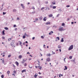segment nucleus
<instances>
[{
    "mask_svg": "<svg viewBox=\"0 0 78 78\" xmlns=\"http://www.w3.org/2000/svg\"><path fill=\"white\" fill-rule=\"evenodd\" d=\"M73 48V45H71L68 48V50H72Z\"/></svg>",
    "mask_w": 78,
    "mask_h": 78,
    "instance_id": "nucleus-1",
    "label": "nucleus"
},
{
    "mask_svg": "<svg viewBox=\"0 0 78 78\" xmlns=\"http://www.w3.org/2000/svg\"><path fill=\"white\" fill-rule=\"evenodd\" d=\"M50 55H51L50 54H48L47 55V56H50Z\"/></svg>",
    "mask_w": 78,
    "mask_h": 78,
    "instance_id": "nucleus-29",
    "label": "nucleus"
},
{
    "mask_svg": "<svg viewBox=\"0 0 78 78\" xmlns=\"http://www.w3.org/2000/svg\"><path fill=\"white\" fill-rule=\"evenodd\" d=\"M4 29H5V30H8V27H5Z\"/></svg>",
    "mask_w": 78,
    "mask_h": 78,
    "instance_id": "nucleus-28",
    "label": "nucleus"
},
{
    "mask_svg": "<svg viewBox=\"0 0 78 78\" xmlns=\"http://www.w3.org/2000/svg\"><path fill=\"white\" fill-rule=\"evenodd\" d=\"M14 42H12L11 43L10 45H11V46H12V47H14Z\"/></svg>",
    "mask_w": 78,
    "mask_h": 78,
    "instance_id": "nucleus-4",
    "label": "nucleus"
},
{
    "mask_svg": "<svg viewBox=\"0 0 78 78\" xmlns=\"http://www.w3.org/2000/svg\"><path fill=\"white\" fill-rule=\"evenodd\" d=\"M40 20H42V16H41L39 18Z\"/></svg>",
    "mask_w": 78,
    "mask_h": 78,
    "instance_id": "nucleus-26",
    "label": "nucleus"
},
{
    "mask_svg": "<svg viewBox=\"0 0 78 78\" xmlns=\"http://www.w3.org/2000/svg\"><path fill=\"white\" fill-rule=\"evenodd\" d=\"M61 48V46L59 45H58V48Z\"/></svg>",
    "mask_w": 78,
    "mask_h": 78,
    "instance_id": "nucleus-24",
    "label": "nucleus"
},
{
    "mask_svg": "<svg viewBox=\"0 0 78 78\" xmlns=\"http://www.w3.org/2000/svg\"><path fill=\"white\" fill-rule=\"evenodd\" d=\"M49 17H53V15L52 14H50L49 15Z\"/></svg>",
    "mask_w": 78,
    "mask_h": 78,
    "instance_id": "nucleus-17",
    "label": "nucleus"
},
{
    "mask_svg": "<svg viewBox=\"0 0 78 78\" xmlns=\"http://www.w3.org/2000/svg\"><path fill=\"white\" fill-rule=\"evenodd\" d=\"M59 16V14H58L57 16V17H58Z\"/></svg>",
    "mask_w": 78,
    "mask_h": 78,
    "instance_id": "nucleus-59",
    "label": "nucleus"
},
{
    "mask_svg": "<svg viewBox=\"0 0 78 78\" xmlns=\"http://www.w3.org/2000/svg\"><path fill=\"white\" fill-rule=\"evenodd\" d=\"M11 38H9L8 39V41H11Z\"/></svg>",
    "mask_w": 78,
    "mask_h": 78,
    "instance_id": "nucleus-37",
    "label": "nucleus"
},
{
    "mask_svg": "<svg viewBox=\"0 0 78 78\" xmlns=\"http://www.w3.org/2000/svg\"><path fill=\"white\" fill-rule=\"evenodd\" d=\"M69 58L70 59H72V56H70Z\"/></svg>",
    "mask_w": 78,
    "mask_h": 78,
    "instance_id": "nucleus-34",
    "label": "nucleus"
},
{
    "mask_svg": "<svg viewBox=\"0 0 78 78\" xmlns=\"http://www.w3.org/2000/svg\"><path fill=\"white\" fill-rule=\"evenodd\" d=\"M3 60L2 61V63L3 64L5 63V60L4 59V58H3Z\"/></svg>",
    "mask_w": 78,
    "mask_h": 78,
    "instance_id": "nucleus-22",
    "label": "nucleus"
},
{
    "mask_svg": "<svg viewBox=\"0 0 78 78\" xmlns=\"http://www.w3.org/2000/svg\"><path fill=\"white\" fill-rule=\"evenodd\" d=\"M41 38H42V39H44V38L43 36H41Z\"/></svg>",
    "mask_w": 78,
    "mask_h": 78,
    "instance_id": "nucleus-44",
    "label": "nucleus"
},
{
    "mask_svg": "<svg viewBox=\"0 0 78 78\" xmlns=\"http://www.w3.org/2000/svg\"><path fill=\"white\" fill-rule=\"evenodd\" d=\"M21 6H22L23 8V9H24V8H25V6L23 5V4H21Z\"/></svg>",
    "mask_w": 78,
    "mask_h": 78,
    "instance_id": "nucleus-11",
    "label": "nucleus"
},
{
    "mask_svg": "<svg viewBox=\"0 0 78 78\" xmlns=\"http://www.w3.org/2000/svg\"><path fill=\"white\" fill-rule=\"evenodd\" d=\"M2 38L3 39H5V37H2Z\"/></svg>",
    "mask_w": 78,
    "mask_h": 78,
    "instance_id": "nucleus-48",
    "label": "nucleus"
},
{
    "mask_svg": "<svg viewBox=\"0 0 78 78\" xmlns=\"http://www.w3.org/2000/svg\"><path fill=\"white\" fill-rule=\"evenodd\" d=\"M66 7H67V8H69V7H70V5H67L66 6Z\"/></svg>",
    "mask_w": 78,
    "mask_h": 78,
    "instance_id": "nucleus-45",
    "label": "nucleus"
},
{
    "mask_svg": "<svg viewBox=\"0 0 78 78\" xmlns=\"http://www.w3.org/2000/svg\"><path fill=\"white\" fill-rule=\"evenodd\" d=\"M50 22H47L45 23V25H50Z\"/></svg>",
    "mask_w": 78,
    "mask_h": 78,
    "instance_id": "nucleus-10",
    "label": "nucleus"
},
{
    "mask_svg": "<svg viewBox=\"0 0 78 78\" xmlns=\"http://www.w3.org/2000/svg\"><path fill=\"white\" fill-rule=\"evenodd\" d=\"M13 12H16V9H14L13 10Z\"/></svg>",
    "mask_w": 78,
    "mask_h": 78,
    "instance_id": "nucleus-31",
    "label": "nucleus"
},
{
    "mask_svg": "<svg viewBox=\"0 0 78 78\" xmlns=\"http://www.w3.org/2000/svg\"><path fill=\"white\" fill-rule=\"evenodd\" d=\"M56 8V6H54L52 8L53 9H55Z\"/></svg>",
    "mask_w": 78,
    "mask_h": 78,
    "instance_id": "nucleus-30",
    "label": "nucleus"
},
{
    "mask_svg": "<svg viewBox=\"0 0 78 78\" xmlns=\"http://www.w3.org/2000/svg\"><path fill=\"white\" fill-rule=\"evenodd\" d=\"M15 64H16V65L17 66H18L19 64V62H17V61H16L15 62Z\"/></svg>",
    "mask_w": 78,
    "mask_h": 78,
    "instance_id": "nucleus-9",
    "label": "nucleus"
},
{
    "mask_svg": "<svg viewBox=\"0 0 78 78\" xmlns=\"http://www.w3.org/2000/svg\"><path fill=\"white\" fill-rule=\"evenodd\" d=\"M29 60H31V58H30L29 59Z\"/></svg>",
    "mask_w": 78,
    "mask_h": 78,
    "instance_id": "nucleus-62",
    "label": "nucleus"
},
{
    "mask_svg": "<svg viewBox=\"0 0 78 78\" xmlns=\"http://www.w3.org/2000/svg\"><path fill=\"white\" fill-rule=\"evenodd\" d=\"M23 45H25V42H24V43H23Z\"/></svg>",
    "mask_w": 78,
    "mask_h": 78,
    "instance_id": "nucleus-51",
    "label": "nucleus"
},
{
    "mask_svg": "<svg viewBox=\"0 0 78 78\" xmlns=\"http://www.w3.org/2000/svg\"><path fill=\"white\" fill-rule=\"evenodd\" d=\"M18 42H20V45H22V42H21V41H18Z\"/></svg>",
    "mask_w": 78,
    "mask_h": 78,
    "instance_id": "nucleus-32",
    "label": "nucleus"
},
{
    "mask_svg": "<svg viewBox=\"0 0 78 78\" xmlns=\"http://www.w3.org/2000/svg\"><path fill=\"white\" fill-rule=\"evenodd\" d=\"M16 45L18 46L19 45V43H17L16 44Z\"/></svg>",
    "mask_w": 78,
    "mask_h": 78,
    "instance_id": "nucleus-49",
    "label": "nucleus"
},
{
    "mask_svg": "<svg viewBox=\"0 0 78 78\" xmlns=\"http://www.w3.org/2000/svg\"><path fill=\"white\" fill-rule=\"evenodd\" d=\"M65 69H64V70H67V67H66V66H65Z\"/></svg>",
    "mask_w": 78,
    "mask_h": 78,
    "instance_id": "nucleus-19",
    "label": "nucleus"
},
{
    "mask_svg": "<svg viewBox=\"0 0 78 78\" xmlns=\"http://www.w3.org/2000/svg\"><path fill=\"white\" fill-rule=\"evenodd\" d=\"M39 78H42V76H40L39 77Z\"/></svg>",
    "mask_w": 78,
    "mask_h": 78,
    "instance_id": "nucleus-64",
    "label": "nucleus"
},
{
    "mask_svg": "<svg viewBox=\"0 0 78 78\" xmlns=\"http://www.w3.org/2000/svg\"><path fill=\"white\" fill-rule=\"evenodd\" d=\"M52 54H55V52H53Z\"/></svg>",
    "mask_w": 78,
    "mask_h": 78,
    "instance_id": "nucleus-63",
    "label": "nucleus"
},
{
    "mask_svg": "<svg viewBox=\"0 0 78 78\" xmlns=\"http://www.w3.org/2000/svg\"><path fill=\"white\" fill-rule=\"evenodd\" d=\"M27 59H23V62H26V61H27Z\"/></svg>",
    "mask_w": 78,
    "mask_h": 78,
    "instance_id": "nucleus-16",
    "label": "nucleus"
},
{
    "mask_svg": "<svg viewBox=\"0 0 78 78\" xmlns=\"http://www.w3.org/2000/svg\"><path fill=\"white\" fill-rule=\"evenodd\" d=\"M66 58H65L64 59V61H65V62H66Z\"/></svg>",
    "mask_w": 78,
    "mask_h": 78,
    "instance_id": "nucleus-50",
    "label": "nucleus"
},
{
    "mask_svg": "<svg viewBox=\"0 0 78 78\" xmlns=\"http://www.w3.org/2000/svg\"><path fill=\"white\" fill-rule=\"evenodd\" d=\"M45 9V7H42L41 9V11H42V10H43V9Z\"/></svg>",
    "mask_w": 78,
    "mask_h": 78,
    "instance_id": "nucleus-27",
    "label": "nucleus"
},
{
    "mask_svg": "<svg viewBox=\"0 0 78 78\" xmlns=\"http://www.w3.org/2000/svg\"><path fill=\"white\" fill-rule=\"evenodd\" d=\"M5 30H4L2 31V34H3V35H5Z\"/></svg>",
    "mask_w": 78,
    "mask_h": 78,
    "instance_id": "nucleus-14",
    "label": "nucleus"
},
{
    "mask_svg": "<svg viewBox=\"0 0 78 78\" xmlns=\"http://www.w3.org/2000/svg\"><path fill=\"white\" fill-rule=\"evenodd\" d=\"M59 51L60 52H61V49H59Z\"/></svg>",
    "mask_w": 78,
    "mask_h": 78,
    "instance_id": "nucleus-53",
    "label": "nucleus"
},
{
    "mask_svg": "<svg viewBox=\"0 0 78 78\" xmlns=\"http://www.w3.org/2000/svg\"><path fill=\"white\" fill-rule=\"evenodd\" d=\"M52 3L53 5H55V4H56L55 2H52Z\"/></svg>",
    "mask_w": 78,
    "mask_h": 78,
    "instance_id": "nucleus-40",
    "label": "nucleus"
},
{
    "mask_svg": "<svg viewBox=\"0 0 78 78\" xmlns=\"http://www.w3.org/2000/svg\"><path fill=\"white\" fill-rule=\"evenodd\" d=\"M57 38L58 39V41H59V37H57Z\"/></svg>",
    "mask_w": 78,
    "mask_h": 78,
    "instance_id": "nucleus-41",
    "label": "nucleus"
},
{
    "mask_svg": "<svg viewBox=\"0 0 78 78\" xmlns=\"http://www.w3.org/2000/svg\"><path fill=\"white\" fill-rule=\"evenodd\" d=\"M30 57H33V56L31 55H30Z\"/></svg>",
    "mask_w": 78,
    "mask_h": 78,
    "instance_id": "nucleus-55",
    "label": "nucleus"
},
{
    "mask_svg": "<svg viewBox=\"0 0 78 78\" xmlns=\"http://www.w3.org/2000/svg\"><path fill=\"white\" fill-rule=\"evenodd\" d=\"M47 17H44L43 18V20H44V21H46V20H47Z\"/></svg>",
    "mask_w": 78,
    "mask_h": 78,
    "instance_id": "nucleus-8",
    "label": "nucleus"
},
{
    "mask_svg": "<svg viewBox=\"0 0 78 78\" xmlns=\"http://www.w3.org/2000/svg\"><path fill=\"white\" fill-rule=\"evenodd\" d=\"M23 39H25V36H23Z\"/></svg>",
    "mask_w": 78,
    "mask_h": 78,
    "instance_id": "nucleus-35",
    "label": "nucleus"
},
{
    "mask_svg": "<svg viewBox=\"0 0 78 78\" xmlns=\"http://www.w3.org/2000/svg\"><path fill=\"white\" fill-rule=\"evenodd\" d=\"M53 33V32L52 31H51L49 33V34L50 35H51V34H52Z\"/></svg>",
    "mask_w": 78,
    "mask_h": 78,
    "instance_id": "nucleus-13",
    "label": "nucleus"
},
{
    "mask_svg": "<svg viewBox=\"0 0 78 78\" xmlns=\"http://www.w3.org/2000/svg\"><path fill=\"white\" fill-rule=\"evenodd\" d=\"M22 73H23V72H26V69H24L21 71Z\"/></svg>",
    "mask_w": 78,
    "mask_h": 78,
    "instance_id": "nucleus-7",
    "label": "nucleus"
},
{
    "mask_svg": "<svg viewBox=\"0 0 78 78\" xmlns=\"http://www.w3.org/2000/svg\"><path fill=\"white\" fill-rule=\"evenodd\" d=\"M35 20L36 21H37V20H38V19L37 18L35 19Z\"/></svg>",
    "mask_w": 78,
    "mask_h": 78,
    "instance_id": "nucleus-46",
    "label": "nucleus"
},
{
    "mask_svg": "<svg viewBox=\"0 0 78 78\" xmlns=\"http://www.w3.org/2000/svg\"><path fill=\"white\" fill-rule=\"evenodd\" d=\"M24 62H23H23H22V64H24Z\"/></svg>",
    "mask_w": 78,
    "mask_h": 78,
    "instance_id": "nucleus-57",
    "label": "nucleus"
},
{
    "mask_svg": "<svg viewBox=\"0 0 78 78\" xmlns=\"http://www.w3.org/2000/svg\"><path fill=\"white\" fill-rule=\"evenodd\" d=\"M59 31H64V30L63 29V27H60L58 29Z\"/></svg>",
    "mask_w": 78,
    "mask_h": 78,
    "instance_id": "nucleus-2",
    "label": "nucleus"
},
{
    "mask_svg": "<svg viewBox=\"0 0 78 78\" xmlns=\"http://www.w3.org/2000/svg\"><path fill=\"white\" fill-rule=\"evenodd\" d=\"M14 73H16V71H14L13 72Z\"/></svg>",
    "mask_w": 78,
    "mask_h": 78,
    "instance_id": "nucleus-36",
    "label": "nucleus"
},
{
    "mask_svg": "<svg viewBox=\"0 0 78 78\" xmlns=\"http://www.w3.org/2000/svg\"><path fill=\"white\" fill-rule=\"evenodd\" d=\"M73 22H71V23H72V24H73Z\"/></svg>",
    "mask_w": 78,
    "mask_h": 78,
    "instance_id": "nucleus-61",
    "label": "nucleus"
},
{
    "mask_svg": "<svg viewBox=\"0 0 78 78\" xmlns=\"http://www.w3.org/2000/svg\"><path fill=\"white\" fill-rule=\"evenodd\" d=\"M24 35L25 36H27V34L26 33H25L24 34Z\"/></svg>",
    "mask_w": 78,
    "mask_h": 78,
    "instance_id": "nucleus-54",
    "label": "nucleus"
},
{
    "mask_svg": "<svg viewBox=\"0 0 78 78\" xmlns=\"http://www.w3.org/2000/svg\"><path fill=\"white\" fill-rule=\"evenodd\" d=\"M38 74L41 75V73H40V72H39V73H38Z\"/></svg>",
    "mask_w": 78,
    "mask_h": 78,
    "instance_id": "nucleus-58",
    "label": "nucleus"
},
{
    "mask_svg": "<svg viewBox=\"0 0 78 78\" xmlns=\"http://www.w3.org/2000/svg\"><path fill=\"white\" fill-rule=\"evenodd\" d=\"M18 58H19V59H21V58H22V55H19Z\"/></svg>",
    "mask_w": 78,
    "mask_h": 78,
    "instance_id": "nucleus-12",
    "label": "nucleus"
},
{
    "mask_svg": "<svg viewBox=\"0 0 78 78\" xmlns=\"http://www.w3.org/2000/svg\"><path fill=\"white\" fill-rule=\"evenodd\" d=\"M32 9H35V8L34 7H33L32 8Z\"/></svg>",
    "mask_w": 78,
    "mask_h": 78,
    "instance_id": "nucleus-42",
    "label": "nucleus"
},
{
    "mask_svg": "<svg viewBox=\"0 0 78 78\" xmlns=\"http://www.w3.org/2000/svg\"><path fill=\"white\" fill-rule=\"evenodd\" d=\"M61 42H64V38H62Z\"/></svg>",
    "mask_w": 78,
    "mask_h": 78,
    "instance_id": "nucleus-18",
    "label": "nucleus"
},
{
    "mask_svg": "<svg viewBox=\"0 0 78 78\" xmlns=\"http://www.w3.org/2000/svg\"><path fill=\"white\" fill-rule=\"evenodd\" d=\"M12 75H14V76H15V74H14V73H13L12 74Z\"/></svg>",
    "mask_w": 78,
    "mask_h": 78,
    "instance_id": "nucleus-56",
    "label": "nucleus"
},
{
    "mask_svg": "<svg viewBox=\"0 0 78 78\" xmlns=\"http://www.w3.org/2000/svg\"><path fill=\"white\" fill-rule=\"evenodd\" d=\"M46 61L48 62H49V61H50V58H47L46 59Z\"/></svg>",
    "mask_w": 78,
    "mask_h": 78,
    "instance_id": "nucleus-6",
    "label": "nucleus"
},
{
    "mask_svg": "<svg viewBox=\"0 0 78 78\" xmlns=\"http://www.w3.org/2000/svg\"><path fill=\"white\" fill-rule=\"evenodd\" d=\"M11 56V55H9L8 56V58H10Z\"/></svg>",
    "mask_w": 78,
    "mask_h": 78,
    "instance_id": "nucleus-33",
    "label": "nucleus"
},
{
    "mask_svg": "<svg viewBox=\"0 0 78 78\" xmlns=\"http://www.w3.org/2000/svg\"><path fill=\"white\" fill-rule=\"evenodd\" d=\"M26 43H27V44H28V41H26Z\"/></svg>",
    "mask_w": 78,
    "mask_h": 78,
    "instance_id": "nucleus-60",
    "label": "nucleus"
},
{
    "mask_svg": "<svg viewBox=\"0 0 78 78\" xmlns=\"http://www.w3.org/2000/svg\"><path fill=\"white\" fill-rule=\"evenodd\" d=\"M64 25H65V24H64V23H62V26H64Z\"/></svg>",
    "mask_w": 78,
    "mask_h": 78,
    "instance_id": "nucleus-38",
    "label": "nucleus"
},
{
    "mask_svg": "<svg viewBox=\"0 0 78 78\" xmlns=\"http://www.w3.org/2000/svg\"><path fill=\"white\" fill-rule=\"evenodd\" d=\"M7 74H9L10 73V71H8L7 72Z\"/></svg>",
    "mask_w": 78,
    "mask_h": 78,
    "instance_id": "nucleus-20",
    "label": "nucleus"
},
{
    "mask_svg": "<svg viewBox=\"0 0 78 78\" xmlns=\"http://www.w3.org/2000/svg\"><path fill=\"white\" fill-rule=\"evenodd\" d=\"M16 25L15 24L13 26V27H16Z\"/></svg>",
    "mask_w": 78,
    "mask_h": 78,
    "instance_id": "nucleus-43",
    "label": "nucleus"
},
{
    "mask_svg": "<svg viewBox=\"0 0 78 78\" xmlns=\"http://www.w3.org/2000/svg\"><path fill=\"white\" fill-rule=\"evenodd\" d=\"M1 77L2 78H4V75H3V74H2L1 76Z\"/></svg>",
    "mask_w": 78,
    "mask_h": 78,
    "instance_id": "nucleus-25",
    "label": "nucleus"
},
{
    "mask_svg": "<svg viewBox=\"0 0 78 78\" xmlns=\"http://www.w3.org/2000/svg\"><path fill=\"white\" fill-rule=\"evenodd\" d=\"M24 66H25V67H26L27 66V64L26 63H25L24 64Z\"/></svg>",
    "mask_w": 78,
    "mask_h": 78,
    "instance_id": "nucleus-23",
    "label": "nucleus"
},
{
    "mask_svg": "<svg viewBox=\"0 0 78 78\" xmlns=\"http://www.w3.org/2000/svg\"><path fill=\"white\" fill-rule=\"evenodd\" d=\"M38 74H36L34 76V77L35 78H37L36 77L37 76Z\"/></svg>",
    "mask_w": 78,
    "mask_h": 78,
    "instance_id": "nucleus-15",
    "label": "nucleus"
},
{
    "mask_svg": "<svg viewBox=\"0 0 78 78\" xmlns=\"http://www.w3.org/2000/svg\"><path fill=\"white\" fill-rule=\"evenodd\" d=\"M3 15H5V14H6V12H3Z\"/></svg>",
    "mask_w": 78,
    "mask_h": 78,
    "instance_id": "nucleus-39",
    "label": "nucleus"
},
{
    "mask_svg": "<svg viewBox=\"0 0 78 78\" xmlns=\"http://www.w3.org/2000/svg\"><path fill=\"white\" fill-rule=\"evenodd\" d=\"M40 66V65L38 63H37V64H36L35 66V67L37 69V67L39 68V67Z\"/></svg>",
    "mask_w": 78,
    "mask_h": 78,
    "instance_id": "nucleus-3",
    "label": "nucleus"
},
{
    "mask_svg": "<svg viewBox=\"0 0 78 78\" xmlns=\"http://www.w3.org/2000/svg\"><path fill=\"white\" fill-rule=\"evenodd\" d=\"M29 68H30V69H32V68H33V66L31 64L29 65Z\"/></svg>",
    "mask_w": 78,
    "mask_h": 78,
    "instance_id": "nucleus-5",
    "label": "nucleus"
},
{
    "mask_svg": "<svg viewBox=\"0 0 78 78\" xmlns=\"http://www.w3.org/2000/svg\"><path fill=\"white\" fill-rule=\"evenodd\" d=\"M59 78H61V74H59Z\"/></svg>",
    "mask_w": 78,
    "mask_h": 78,
    "instance_id": "nucleus-52",
    "label": "nucleus"
},
{
    "mask_svg": "<svg viewBox=\"0 0 78 78\" xmlns=\"http://www.w3.org/2000/svg\"><path fill=\"white\" fill-rule=\"evenodd\" d=\"M34 39H35V37H33L32 38L33 40H34Z\"/></svg>",
    "mask_w": 78,
    "mask_h": 78,
    "instance_id": "nucleus-47",
    "label": "nucleus"
},
{
    "mask_svg": "<svg viewBox=\"0 0 78 78\" xmlns=\"http://www.w3.org/2000/svg\"><path fill=\"white\" fill-rule=\"evenodd\" d=\"M39 69H40V70H41L42 69V67L40 66H39Z\"/></svg>",
    "mask_w": 78,
    "mask_h": 78,
    "instance_id": "nucleus-21",
    "label": "nucleus"
}]
</instances>
